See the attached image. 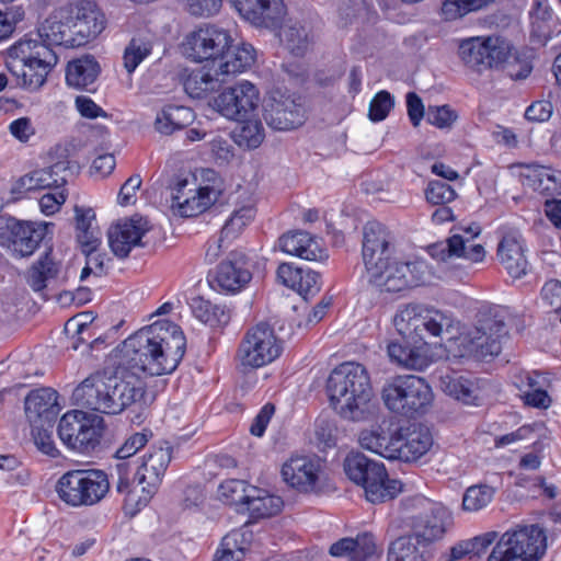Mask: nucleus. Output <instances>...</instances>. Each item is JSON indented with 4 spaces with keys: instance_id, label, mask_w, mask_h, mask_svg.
<instances>
[{
    "instance_id": "obj_1",
    "label": "nucleus",
    "mask_w": 561,
    "mask_h": 561,
    "mask_svg": "<svg viewBox=\"0 0 561 561\" xmlns=\"http://www.w3.org/2000/svg\"><path fill=\"white\" fill-rule=\"evenodd\" d=\"M186 350V339L176 324L164 322L144 328L126 339L114 352V364L139 377L173 373Z\"/></svg>"
},
{
    "instance_id": "obj_2",
    "label": "nucleus",
    "mask_w": 561,
    "mask_h": 561,
    "mask_svg": "<svg viewBox=\"0 0 561 561\" xmlns=\"http://www.w3.org/2000/svg\"><path fill=\"white\" fill-rule=\"evenodd\" d=\"M115 370L98 371L87 377L72 392L77 405L104 414H119L135 404L151 403L144 381L127 369L115 365Z\"/></svg>"
},
{
    "instance_id": "obj_3",
    "label": "nucleus",
    "mask_w": 561,
    "mask_h": 561,
    "mask_svg": "<svg viewBox=\"0 0 561 561\" xmlns=\"http://www.w3.org/2000/svg\"><path fill=\"white\" fill-rule=\"evenodd\" d=\"M327 391L333 409L344 419L363 420L369 410L373 387L362 364L345 362L335 367L328 378Z\"/></svg>"
},
{
    "instance_id": "obj_4",
    "label": "nucleus",
    "mask_w": 561,
    "mask_h": 561,
    "mask_svg": "<svg viewBox=\"0 0 561 561\" xmlns=\"http://www.w3.org/2000/svg\"><path fill=\"white\" fill-rule=\"evenodd\" d=\"M358 440L364 449L389 460L405 462L419 460L433 445L428 428L421 424L400 426L393 432L377 426L362 431Z\"/></svg>"
},
{
    "instance_id": "obj_5",
    "label": "nucleus",
    "mask_w": 561,
    "mask_h": 561,
    "mask_svg": "<svg viewBox=\"0 0 561 561\" xmlns=\"http://www.w3.org/2000/svg\"><path fill=\"white\" fill-rule=\"evenodd\" d=\"M104 30L103 20L96 12L73 14L72 10H55L39 26L36 39L49 48H75L85 45Z\"/></svg>"
},
{
    "instance_id": "obj_6",
    "label": "nucleus",
    "mask_w": 561,
    "mask_h": 561,
    "mask_svg": "<svg viewBox=\"0 0 561 561\" xmlns=\"http://www.w3.org/2000/svg\"><path fill=\"white\" fill-rule=\"evenodd\" d=\"M57 62L54 48L41 44L36 38L25 37L8 49L5 67L18 87L37 91Z\"/></svg>"
},
{
    "instance_id": "obj_7",
    "label": "nucleus",
    "mask_w": 561,
    "mask_h": 561,
    "mask_svg": "<svg viewBox=\"0 0 561 561\" xmlns=\"http://www.w3.org/2000/svg\"><path fill=\"white\" fill-rule=\"evenodd\" d=\"M393 325L404 337L414 341H426L427 337H442L444 333L458 330L459 322L450 312L433 306L410 302L399 306Z\"/></svg>"
},
{
    "instance_id": "obj_8",
    "label": "nucleus",
    "mask_w": 561,
    "mask_h": 561,
    "mask_svg": "<svg viewBox=\"0 0 561 561\" xmlns=\"http://www.w3.org/2000/svg\"><path fill=\"white\" fill-rule=\"evenodd\" d=\"M346 476L362 485L367 501L376 504L396 497L402 489L399 480L389 479L385 465L360 453H352L344 460Z\"/></svg>"
},
{
    "instance_id": "obj_9",
    "label": "nucleus",
    "mask_w": 561,
    "mask_h": 561,
    "mask_svg": "<svg viewBox=\"0 0 561 561\" xmlns=\"http://www.w3.org/2000/svg\"><path fill=\"white\" fill-rule=\"evenodd\" d=\"M108 490V477L99 469L69 470L56 483L59 499L71 507L93 506L105 497Z\"/></svg>"
},
{
    "instance_id": "obj_10",
    "label": "nucleus",
    "mask_w": 561,
    "mask_h": 561,
    "mask_svg": "<svg viewBox=\"0 0 561 561\" xmlns=\"http://www.w3.org/2000/svg\"><path fill=\"white\" fill-rule=\"evenodd\" d=\"M381 397L390 411L408 417L425 412L433 401L430 385L414 375L389 379L382 388Z\"/></svg>"
},
{
    "instance_id": "obj_11",
    "label": "nucleus",
    "mask_w": 561,
    "mask_h": 561,
    "mask_svg": "<svg viewBox=\"0 0 561 561\" xmlns=\"http://www.w3.org/2000/svg\"><path fill=\"white\" fill-rule=\"evenodd\" d=\"M547 537L538 525L505 531L493 547V561H539L546 553Z\"/></svg>"
},
{
    "instance_id": "obj_12",
    "label": "nucleus",
    "mask_w": 561,
    "mask_h": 561,
    "mask_svg": "<svg viewBox=\"0 0 561 561\" xmlns=\"http://www.w3.org/2000/svg\"><path fill=\"white\" fill-rule=\"evenodd\" d=\"M102 419L80 410L65 413L58 423V436L70 450L90 454L100 445Z\"/></svg>"
},
{
    "instance_id": "obj_13",
    "label": "nucleus",
    "mask_w": 561,
    "mask_h": 561,
    "mask_svg": "<svg viewBox=\"0 0 561 561\" xmlns=\"http://www.w3.org/2000/svg\"><path fill=\"white\" fill-rule=\"evenodd\" d=\"M54 225L49 222L21 221L0 218V245L15 257L31 256L48 234Z\"/></svg>"
},
{
    "instance_id": "obj_14",
    "label": "nucleus",
    "mask_w": 561,
    "mask_h": 561,
    "mask_svg": "<svg viewBox=\"0 0 561 561\" xmlns=\"http://www.w3.org/2000/svg\"><path fill=\"white\" fill-rule=\"evenodd\" d=\"M280 352L282 346L274 330L266 323H259L245 333L237 358L244 370L254 369L274 362Z\"/></svg>"
},
{
    "instance_id": "obj_15",
    "label": "nucleus",
    "mask_w": 561,
    "mask_h": 561,
    "mask_svg": "<svg viewBox=\"0 0 561 561\" xmlns=\"http://www.w3.org/2000/svg\"><path fill=\"white\" fill-rule=\"evenodd\" d=\"M423 262H401L396 259L368 275L369 283L387 293H399L424 282Z\"/></svg>"
},
{
    "instance_id": "obj_16",
    "label": "nucleus",
    "mask_w": 561,
    "mask_h": 561,
    "mask_svg": "<svg viewBox=\"0 0 561 561\" xmlns=\"http://www.w3.org/2000/svg\"><path fill=\"white\" fill-rule=\"evenodd\" d=\"M231 43L232 38L227 30L206 25L187 37L185 49L194 60H210L211 67L216 68Z\"/></svg>"
},
{
    "instance_id": "obj_17",
    "label": "nucleus",
    "mask_w": 561,
    "mask_h": 561,
    "mask_svg": "<svg viewBox=\"0 0 561 561\" xmlns=\"http://www.w3.org/2000/svg\"><path fill=\"white\" fill-rule=\"evenodd\" d=\"M393 236L387 227L378 221H369L363 231L362 255L367 274L377 272L392 261Z\"/></svg>"
},
{
    "instance_id": "obj_18",
    "label": "nucleus",
    "mask_w": 561,
    "mask_h": 561,
    "mask_svg": "<svg viewBox=\"0 0 561 561\" xmlns=\"http://www.w3.org/2000/svg\"><path fill=\"white\" fill-rule=\"evenodd\" d=\"M264 121L275 130H290L305 122V110L300 98L275 91L265 101Z\"/></svg>"
},
{
    "instance_id": "obj_19",
    "label": "nucleus",
    "mask_w": 561,
    "mask_h": 561,
    "mask_svg": "<svg viewBox=\"0 0 561 561\" xmlns=\"http://www.w3.org/2000/svg\"><path fill=\"white\" fill-rule=\"evenodd\" d=\"M73 175V164L68 159L59 160L51 165L34 170L16 179L10 188L11 194L19 198L27 192L65 186Z\"/></svg>"
},
{
    "instance_id": "obj_20",
    "label": "nucleus",
    "mask_w": 561,
    "mask_h": 561,
    "mask_svg": "<svg viewBox=\"0 0 561 561\" xmlns=\"http://www.w3.org/2000/svg\"><path fill=\"white\" fill-rule=\"evenodd\" d=\"M259 102L256 87L249 81H242L216 96L213 106L229 119L242 121L257 107Z\"/></svg>"
},
{
    "instance_id": "obj_21",
    "label": "nucleus",
    "mask_w": 561,
    "mask_h": 561,
    "mask_svg": "<svg viewBox=\"0 0 561 561\" xmlns=\"http://www.w3.org/2000/svg\"><path fill=\"white\" fill-rule=\"evenodd\" d=\"M533 70L529 59L504 36L493 38V72L512 80H524Z\"/></svg>"
},
{
    "instance_id": "obj_22",
    "label": "nucleus",
    "mask_w": 561,
    "mask_h": 561,
    "mask_svg": "<svg viewBox=\"0 0 561 561\" xmlns=\"http://www.w3.org/2000/svg\"><path fill=\"white\" fill-rule=\"evenodd\" d=\"M239 14L256 27L276 30L286 15L283 0H230Z\"/></svg>"
},
{
    "instance_id": "obj_23",
    "label": "nucleus",
    "mask_w": 561,
    "mask_h": 561,
    "mask_svg": "<svg viewBox=\"0 0 561 561\" xmlns=\"http://www.w3.org/2000/svg\"><path fill=\"white\" fill-rule=\"evenodd\" d=\"M496 254L501 265L513 279H519L528 273L525 242L519 231L510 229L502 232Z\"/></svg>"
},
{
    "instance_id": "obj_24",
    "label": "nucleus",
    "mask_w": 561,
    "mask_h": 561,
    "mask_svg": "<svg viewBox=\"0 0 561 561\" xmlns=\"http://www.w3.org/2000/svg\"><path fill=\"white\" fill-rule=\"evenodd\" d=\"M321 470L320 460L311 456H291L282 467L283 480L299 492L316 489Z\"/></svg>"
},
{
    "instance_id": "obj_25",
    "label": "nucleus",
    "mask_w": 561,
    "mask_h": 561,
    "mask_svg": "<svg viewBox=\"0 0 561 561\" xmlns=\"http://www.w3.org/2000/svg\"><path fill=\"white\" fill-rule=\"evenodd\" d=\"M252 273L244 253L231 251L217 266L213 283L224 291L237 293L251 280Z\"/></svg>"
},
{
    "instance_id": "obj_26",
    "label": "nucleus",
    "mask_w": 561,
    "mask_h": 561,
    "mask_svg": "<svg viewBox=\"0 0 561 561\" xmlns=\"http://www.w3.org/2000/svg\"><path fill=\"white\" fill-rule=\"evenodd\" d=\"M451 525L453 516L450 512L437 502L431 507V511L424 512L422 515H415L411 528L417 543L430 545L442 539Z\"/></svg>"
},
{
    "instance_id": "obj_27",
    "label": "nucleus",
    "mask_w": 561,
    "mask_h": 561,
    "mask_svg": "<svg viewBox=\"0 0 561 561\" xmlns=\"http://www.w3.org/2000/svg\"><path fill=\"white\" fill-rule=\"evenodd\" d=\"M171 461V448L152 447L144 457L141 462L136 467L134 473V482L142 485V491L149 496L154 492L161 483L162 477Z\"/></svg>"
},
{
    "instance_id": "obj_28",
    "label": "nucleus",
    "mask_w": 561,
    "mask_h": 561,
    "mask_svg": "<svg viewBox=\"0 0 561 561\" xmlns=\"http://www.w3.org/2000/svg\"><path fill=\"white\" fill-rule=\"evenodd\" d=\"M187 182H181L178 185L176 193L172 195V209L182 217H194L214 205L220 191L213 186H201L196 190H190L188 194L184 191Z\"/></svg>"
},
{
    "instance_id": "obj_29",
    "label": "nucleus",
    "mask_w": 561,
    "mask_h": 561,
    "mask_svg": "<svg viewBox=\"0 0 561 561\" xmlns=\"http://www.w3.org/2000/svg\"><path fill=\"white\" fill-rule=\"evenodd\" d=\"M57 392L51 388L32 390L25 398V414L31 425L47 424L53 426L59 407Z\"/></svg>"
},
{
    "instance_id": "obj_30",
    "label": "nucleus",
    "mask_w": 561,
    "mask_h": 561,
    "mask_svg": "<svg viewBox=\"0 0 561 561\" xmlns=\"http://www.w3.org/2000/svg\"><path fill=\"white\" fill-rule=\"evenodd\" d=\"M278 247L283 252L307 261H320L328 257L320 240L302 230L284 233L278 239Z\"/></svg>"
},
{
    "instance_id": "obj_31",
    "label": "nucleus",
    "mask_w": 561,
    "mask_h": 561,
    "mask_svg": "<svg viewBox=\"0 0 561 561\" xmlns=\"http://www.w3.org/2000/svg\"><path fill=\"white\" fill-rule=\"evenodd\" d=\"M151 436L152 433L150 431L135 433L126 439L123 446L116 450L115 457L118 460L115 467L118 477L116 484L117 492H129L130 471L133 469L134 462L129 461L128 459L133 457L140 448L145 447Z\"/></svg>"
},
{
    "instance_id": "obj_32",
    "label": "nucleus",
    "mask_w": 561,
    "mask_h": 561,
    "mask_svg": "<svg viewBox=\"0 0 561 561\" xmlns=\"http://www.w3.org/2000/svg\"><path fill=\"white\" fill-rule=\"evenodd\" d=\"M458 54L463 64L481 73L491 68V36L465 38L459 43Z\"/></svg>"
},
{
    "instance_id": "obj_33",
    "label": "nucleus",
    "mask_w": 561,
    "mask_h": 561,
    "mask_svg": "<svg viewBox=\"0 0 561 561\" xmlns=\"http://www.w3.org/2000/svg\"><path fill=\"white\" fill-rule=\"evenodd\" d=\"M255 60V49L252 45L242 43L239 46L229 45L221 56L217 67L216 73L221 78L234 76L249 69Z\"/></svg>"
},
{
    "instance_id": "obj_34",
    "label": "nucleus",
    "mask_w": 561,
    "mask_h": 561,
    "mask_svg": "<svg viewBox=\"0 0 561 561\" xmlns=\"http://www.w3.org/2000/svg\"><path fill=\"white\" fill-rule=\"evenodd\" d=\"M523 185L545 196L561 195V172L546 167H527L522 173Z\"/></svg>"
},
{
    "instance_id": "obj_35",
    "label": "nucleus",
    "mask_w": 561,
    "mask_h": 561,
    "mask_svg": "<svg viewBox=\"0 0 561 561\" xmlns=\"http://www.w3.org/2000/svg\"><path fill=\"white\" fill-rule=\"evenodd\" d=\"M145 230L134 220L117 224L108 230V243L118 257L128 256L131 249L139 244Z\"/></svg>"
},
{
    "instance_id": "obj_36",
    "label": "nucleus",
    "mask_w": 561,
    "mask_h": 561,
    "mask_svg": "<svg viewBox=\"0 0 561 561\" xmlns=\"http://www.w3.org/2000/svg\"><path fill=\"white\" fill-rule=\"evenodd\" d=\"M101 68L93 56L87 55L69 61L66 70V82L78 90H88L95 82Z\"/></svg>"
},
{
    "instance_id": "obj_37",
    "label": "nucleus",
    "mask_w": 561,
    "mask_h": 561,
    "mask_svg": "<svg viewBox=\"0 0 561 561\" xmlns=\"http://www.w3.org/2000/svg\"><path fill=\"white\" fill-rule=\"evenodd\" d=\"M439 388L448 396L466 404H477L479 393L477 387L469 379L456 371L447 369L440 371Z\"/></svg>"
},
{
    "instance_id": "obj_38",
    "label": "nucleus",
    "mask_w": 561,
    "mask_h": 561,
    "mask_svg": "<svg viewBox=\"0 0 561 561\" xmlns=\"http://www.w3.org/2000/svg\"><path fill=\"white\" fill-rule=\"evenodd\" d=\"M279 41L284 47L294 56H304L311 43L312 37L305 24L299 21L288 20L279 25Z\"/></svg>"
},
{
    "instance_id": "obj_39",
    "label": "nucleus",
    "mask_w": 561,
    "mask_h": 561,
    "mask_svg": "<svg viewBox=\"0 0 561 561\" xmlns=\"http://www.w3.org/2000/svg\"><path fill=\"white\" fill-rule=\"evenodd\" d=\"M252 540V533L245 528L234 529L226 535L215 553L214 561H242Z\"/></svg>"
},
{
    "instance_id": "obj_40",
    "label": "nucleus",
    "mask_w": 561,
    "mask_h": 561,
    "mask_svg": "<svg viewBox=\"0 0 561 561\" xmlns=\"http://www.w3.org/2000/svg\"><path fill=\"white\" fill-rule=\"evenodd\" d=\"M226 79L216 73V68L191 71L183 81L185 92L193 99H202L219 88Z\"/></svg>"
},
{
    "instance_id": "obj_41",
    "label": "nucleus",
    "mask_w": 561,
    "mask_h": 561,
    "mask_svg": "<svg viewBox=\"0 0 561 561\" xmlns=\"http://www.w3.org/2000/svg\"><path fill=\"white\" fill-rule=\"evenodd\" d=\"M283 507V500L266 490L250 486V496L243 512L252 518H266L276 515Z\"/></svg>"
},
{
    "instance_id": "obj_42",
    "label": "nucleus",
    "mask_w": 561,
    "mask_h": 561,
    "mask_svg": "<svg viewBox=\"0 0 561 561\" xmlns=\"http://www.w3.org/2000/svg\"><path fill=\"white\" fill-rule=\"evenodd\" d=\"M530 36L538 44H545L552 35L553 11L546 0H537L530 12Z\"/></svg>"
},
{
    "instance_id": "obj_43",
    "label": "nucleus",
    "mask_w": 561,
    "mask_h": 561,
    "mask_svg": "<svg viewBox=\"0 0 561 561\" xmlns=\"http://www.w3.org/2000/svg\"><path fill=\"white\" fill-rule=\"evenodd\" d=\"M193 119L194 113L190 107L167 105L157 114L154 127L159 133L170 135L186 127Z\"/></svg>"
},
{
    "instance_id": "obj_44",
    "label": "nucleus",
    "mask_w": 561,
    "mask_h": 561,
    "mask_svg": "<svg viewBox=\"0 0 561 561\" xmlns=\"http://www.w3.org/2000/svg\"><path fill=\"white\" fill-rule=\"evenodd\" d=\"M490 340L491 336L484 329L474 327L457 339L460 347L459 355L461 357L468 356L476 359H483L488 355H491Z\"/></svg>"
},
{
    "instance_id": "obj_45",
    "label": "nucleus",
    "mask_w": 561,
    "mask_h": 561,
    "mask_svg": "<svg viewBox=\"0 0 561 561\" xmlns=\"http://www.w3.org/2000/svg\"><path fill=\"white\" fill-rule=\"evenodd\" d=\"M192 313L201 322L210 327L227 324L230 316L224 306L213 305L209 300L197 296L190 301Z\"/></svg>"
},
{
    "instance_id": "obj_46",
    "label": "nucleus",
    "mask_w": 561,
    "mask_h": 561,
    "mask_svg": "<svg viewBox=\"0 0 561 561\" xmlns=\"http://www.w3.org/2000/svg\"><path fill=\"white\" fill-rule=\"evenodd\" d=\"M515 324V314L504 306L493 307V357L502 351V345L510 341V329Z\"/></svg>"
},
{
    "instance_id": "obj_47",
    "label": "nucleus",
    "mask_w": 561,
    "mask_h": 561,
    "mask_svg": "<svg viewBox=\"0 0 561 561\" xmlns=\"http://www.w3.org/2000/svg\"><path fill=\"white\" fill-rule=\"evenodd\" d=\"M250 486L243 480H227L219 486L220 499L226 504L236 506L238 512H243L249 501Z\"/></svg>"
},
{
    "instance_id": "obj_48",
    "label": "nucleus",
    "mask_w": 561,
    "mask_h": 561,
    "mask_svg": "<svg viewBox=\"0 0 561 561\" xmlns=\"http://www.w3.org/2000/svg\"><path fill=\"white\" fill-rule=\"evenodd\" d=\"M58 268L46 252L30 270L27 283L34 291H41L47 286V282L57 275Z\"/></svg>"
},
{
    "instance_id": "obj_49",
    "label": "nucleus",
    "mask_w": 561,
    "mask_h": 561,
    "mask_svg": "<svg viewBox=\"0 0 561 561\" xmlns=\"http://www.w3.org/2000/svg\"><path fill=\"white\" fill-rule=\"evenodd\" d=\"M414 536H403L396 539L389 547V561H423V556L416 546Z\"/></svg>"
},
{
    "instance_id": "obj_50",
    "label": "nucleus",
    "mask_w": 561,
    "mask_h": 561,
    "mask_svg": "<svg viewBox=\"0 0 561 561\" xmlns=\"http://www.w3.org/2000/svg\"><path fill=\"white\" fill-rule=\"evenodd\" d=\"M152 50V45L145 38H131L124 49V68L128 73H133L140 62L147 58Z\"/></svg>"
},
{
    "instance_id": "obj_51",
    "label": "nucleus",
    "mask_w": 561,
    "mask_h": 561,
    "mask_svg": "<svg viewBox=\"0 0 561 561\" xmlns=\"http://www.w3.org/2000/svg\"><path fill=\"white\" fill-rule=\"evenodd\" d=\"M254 217L252 207L244 206L234 210L226 220L220 234L231 242L240 236L245 226H248Z\"/></svg>"
},
{
    "instance_id": "obj_52",
    "label": "nucleus",
    "mask_w": 561,
    "mask_h": 561,
    "mask_svg": "<svg viewBox=\"0 0 561 561\" xmlns=\"http://www.w3.org/2000/svg\"><path fill=\"white\" fill-rule=\"evenodd\" d=\"M264 139V128L259 121H244L234 131V140L240 147L248 149L257 148Z\"/></svg>"
},
{
    "instance_id": "obj_53",
    "label": "nucleus",
    "mask_w": 561,
    "mask_h": 561,
    "mask_svg": "<svg viewBox=\"0 0 561 561\" xmlns=\"http://www.w3.org/2000/svg\"><path fill=\"white\" fill-rule=\"evenodd\" d=\"M485 3L486 0H445L442 5V14L445 20L453 21L481 9Z\"/></svg>"
},
{
    "instance_id": "obj_54",
    "label": "nucleus",
    "mask_w": 561,
    "mask_h": 561,
    "mask_svg": "<svg viewBox=\"0 0 561 561\" xmlns=\"http://www.w3.org/2000/svg\"><path fill=\"white\" fill-rule=\"evenodd\" d=\"M47 424L32 425V436L36 448L50 458L60 456V451L55 445L53 434Z\"/></svg>"
},
{
    "instance_id": "obj_55",
    "label": "nucleus",
    "mask_w": 561,
    "mask_h": 561,
    "mask_svg": "<svg viewBox=\"0 0 561 561\" xmlns=\"http://www.w3.org/2000/svg\"><path fill=\"white\" fill-rule=\"evenodd\" d=\"M436 503L421 494L405 496L399 503V511L405 518L411 519L412 524L415 520V515L431 511Z\"/></svg>"
},
{
    "instance_id": "obj_56",
    "label": "nucleus",
    "mask_w": 561,
    "mask_h": 561,
    "mask_svg": "<svg viewBox=\"0 0 561 561\" xmlns=\"http://www.w3.org/2000/svg\"><path fill=\"white\" fill-rule=\"evenodd\" d=\"M496 5L493 12V24L501 28H507L517 23L518 7L515 0H493Z\"/></svg>"
},
{
    "instance_id": "obj_57",
    "label": "nucleus",
    "mask_w": 561,
    "mask_h": 561,
    "mask_svg": "<svg viewBox=\"0 0 561 561\" xmlns=\"http://www.w3.org/2000/svg\"><path fill=\"white\" fill-rule=\"evenodd\" d=\"M425 197L433 205H446L455 201L457 194L448 183L434 180L427 184Z\"/></svg>"
},
{
    "instance_id": "obj_58",
    "label": "nucleus",
    "mask_w": 561,
    "mask_h": 561,
    "mask_svg": "<svg viewBox=\"0 0 561 561\" xmlns=\"http://www.w3.org/2000/svg\"><path fill=\"white\" fill-rule=\"evenodd\" d=\"M491 500L488 485H472L463 494L462 507L465 511L476 512L484 507Z\"/></svg>"
},
{
    "instance_id": "obj_59",
    "label": "nucleus",
    "mask_w": 561,
    "mask_h": 561,
    "mask_svg": "<svg viewBox=\"0 0 561 561\" xmlns=\"http://www.w3.org/2000/svg\"><path fill=\"white\" fill-rule=\"evenodd\" d=\"M394 106V100L388 91L378 92L369 104L368 117L373 122L383 121Z\"/></svg>"
},
{
    "instance_id": "obj_60",
    "label": "nucleus",
    "mask_w": 561,
    "mask_h": 561,
    "mask_svg": "<svg viewBox=\"0 0 561 561\" xmlns=\"http://www.w3.org/2000/svg\"><path fill=\"white\" fill-rule=\"evenodd\" d=\"M463 249V238L459 234H454L445 242H439L431 248V255L437 260L445 261L448 257L459 255Z\"/></svg>"
},
{
    "instance_id": "obj_61",
    "label": "nucleus",
    "mask_w": 561,
    "mask_h": 561,
    "mask_svg": "<svg viewBox=\"0 0 561 561\" xmlns=\"http://www.w3.org/2000/svg\"><path fill=\"white\" fill-rule=\"evenodd\" d=\"M320 290V275L311 270H301V280L298 282L296 291L305 299Z\"/></svg>"
},
{
    "instance_id": "obj_62",
    "label": "nucleus",
    "mask_w": 561,
    "mask_h": 561,
    "mask_svg": "<svg viewBox=\"0 0 561 561\" xmlns=\"http://www.w3.org/2000/svg\"><path fill=\"white\" fill-rule=\"evenodd\" d=\"M353 561H364L371 557L376 551V543L373 535L370 534L358 535L353 539Z\"/></svg>"
},
{
    "instance_id": "obj_63",
    "label": "nucleus",
    "mask_w": 561,
    "mask_h": 561,
    "mask_svg": "<svg viewBox=\"0 0 561 561\" xmlns=\"http://www.w3.org/2000/svg\"><path fill=\"white\" fill-rule=\"evenodd\" d=\"M141 183V178L138 174L128 178L119 190L117 196L118 204L122 206L134 204L136 202V192L140 188Z\"/></svg>"
},
{
    "instance_id": "obj_64",
    "label": "nucleus",
    "mask_w": 561,
    "mask_h": 561,
    "mask_svg": "<svg viewBox=\"0 0 561 561\" xmlns=\"http://www.w3.org/2000/svg\"><path fill=\"white\" fill-rule=\"evenodd\" d=\"M426 119L431 125L444 128L450 126L454 123L456 115L446 105L436 106L428 108Z\"/></svg>"
}]
</instances>
